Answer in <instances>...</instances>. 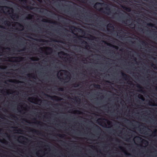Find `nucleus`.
<instances>
[{
	"instance_id": "22",
	"label": "nucleus",
	"mask_w": 157,
	"mask_h": 157,
	"mask_svg": "<svg viewBox=\"0 0 157 157\" xmlns=\"http://www.w3.org/2000/svg\"><path fill=\"white\" fill-rule=\"evenodd\" d=\"M148 104L149 105H151V106H157V105H155V104L153 102H152L150 101H149V103H148Z\"/></svg>"
},
{
	"instance_id": "11",
	"label": "nucleus",
	"mask_w": 157,
	"mask_h": 157,
	"mask_svg": "<svg viewBox=\"0 0 157 157\" xmlns=\"http://www.w3.org/2000/svg\"><path fill=\"white\" fill-rule=\"evenodd\" d=\"M69 6L70 7L72 8L73 9H74V10H78V11H81V8H82V9H84V8H83L82 7H81L80 6H79L80 7V8H78V9H77V8L75 6H73L72 5H70Z\"/></svg>"
},
{
	"instance_id": "61",
	"label": "nucleus",
	"mask_w": 157,
	"mask_h": 157,
	"mask_svg": "<svg viewBox=\"0 0 157 157\" xmlns=\"http://www.w3.org/2000/svg\"><path fill=\"white\" fill-rule=\"evenodd\" d=\"M17 82L18 83H23V82H21V81H17Z\"/></svg>"
},
{
	"instance_id": "60",
	"label": "nucleus",
	"mask_w": 157,
	"mask_h": 157,
	"mask_svg": "<svg viewBox=\"0 0 157 157\" xmlns=\"http://www.w3.org/2000/svg\"><path fill=\"white\" fill-rule=\"evenodd\" d=\"M0 28H4V27L3 26H1V25H0Z\"/></svg>"
},
{
	"instance_id": "36",
	"label": "nucleus",
	"mask_w": 157,
	"mask_h": 157,
	"mask_svg": "<svg viewBox=\"0 0 157 157\" xmlns=\"http://www.w3.org/2000/svg\"><path fill=\"white\" fill-rule=\"evenodd\" d=\"M58 90L59 91H63L64 90V89L62 87H60L58 88Z\"/></svg>"
},
{
	"instance_id": "31",
	"label": "nucleus",
	"mask_w": 157,
	"mask_h": 157,
	"mask_svg": "<svg viewBox=\"0 0 157 157\" xmlns=\"http://www.w3.org/2000/svg\"><path fill=\"white\" fill-rule=\"evenodd\" d=\"M141 44L142 45H147V43L144 40H142L141 41Z\"/></svg>"
},
{
	"instance_id": "53",
	"label": "nucleus",
	"mask_w": 157,
	"mask_h": 157,
	"mask_svg": "<svg viewBox=\"0 0 157 157\" xmlns=\"http://www.w3.org/2000/svg\"><path fill=\"white\" fill-rule=\"evenodd\" d=\"M143 128H157V127H143Z\"/></svg>"
},
{
	"instance_id": "15",
	"label": "nucleus",
	"mask_w": 157,
	"mask_h": 157,
	"mask_svg": "<svg viewBox=\"0 0 157 157\" xmlns=\"http://www.w3.org/2000/svg\"><path fill=\"white\" fill-rule=\"evenodd\" d=\"M86 13H87V14L86 15V17H89L90 18H95L94 17L92 16V15L93 14L91 13L90 12H86Z\"/></svg>"
},
{
	"instance_id": "49",
	"label": "nucleus",
	"mask_w": 157,
	"mask_h": 157,
	"mask_svg": "<svg viewBox=\"0 0 157 157\" xmlns=\"http://www.w3.org/2000/svg\"><path fill=\"white\" fill-rule=\"evenodd\" d=\"M4 6H0V10H3V8Z\"/></svg>"
},
{
	"instance_id": "37",
	"label": "nucleus",
	"mask_w": 157,
	"mask_h": 157,
	"mask_svg": "<svg viewBox=\"0 0 157 157\" xmlns=\"http://www.w3.org/2000/svg\"><path fill=\"white\" fill-rule=\"evenodd\" d=\"M103 42L105 44H106L107 45H109V46H111V44H110V43H108L106 41H103Z\"/></svg>"
},
{
	"instance_id": "62",
	"label": "nucleus",
	"mask_w": 157,
	"mask_h": 157,
	"mask_svg": "<svg viewBox=\"0 0 157 157\" xmlns=\"http://www.w3.org/2000/svg\"><path fill=\"white\" fill-rule=\"evenodd\" d=\"M117 14H118V13H114V14H113V16L114 15H117Z\"/></svg>"
},
{
	"instance_id": "59",
	"label": "nucleus",
	"mask_w": 157,
	"mask_h": 157,
	"mask_svg": "<svg viewBox=\"0 0 157 157\" xmlns=\"http://www.w3.org/2000/svg\"><path fill=\"white\" fill-rule=\"evenodd\" d=\"M130 25H132V26H134L135 25L134 24H132V23H131V24H130Z\"/></svg>"
},
{
	"instance_id": "38",
	"label": "nucleus",
	"mask_w": 157,
	"mask_h": 157,
	"mask_svg": "<svg viewBox=\"0 0 157 157\" xmlns=\"http://www.w3.org/2000/svg\"><path fill=\"white\" fill-rule=\"evenodd\" d=\"M52 41L57 42H60V43H64L63 42V41H62L61 40L57 41V40H52Z\"/></svg>"
},
{
	"instance_id": "4",
	"label": "nucleus",
	"mask_w": 157,
	"mask_h": 157,
	"mask_svg": "<svg viewBox=\"0 0 157 157\" xmlns=\"http://www.w3.org/2000/svg\"><path fill=\"white\" fill-rule=\"evenodd\" d=\"M44 113L45 114L43 116V118H45L47 119V120L48 121H51L52 122H54L55 121L54 120H52V118H51V117H48L47 116V114H49L50 115H54L53 114L51 113H46V112H44Z\"/></svg>"
},
{
	"instance_id": "46",
	"label": "nucleus",
	"mask_w": 157,
	"mask_h": 157,
	"mask_svg": "<svg viewBox=\"0 0 157 157\" xmlns=\"http://www.w3.org/2000/svg\"><path fill=\"white\" fill-rule=\"evenodd\" d=\"M25 47L24 48H23V49H21V50H18V52H20V51H25Z\"/></svg>"
},
{
	"instance_id": "28",
	"label": "nucleus",
	"mask_w": 157,
	"mask_h": 157,
	"mask_svg": "<svg viewBox=\"0 0 157 157\" xmlns=\"http://www.w3.org/2000/svg\"><path fill=\"white\" fill-rule=\"evenodd\" d=\"M75 100L77 103L79 102V103L80 101V99L78 98L75 97Z\"/></svg>"
},
{
	"instance_id": "13",
	"label": "nucleus",
	"mask_w": 157,
	"mask_h": 157,
	"mask_svg": "<svg viewBox=\"0 0 157 157\" xmlns=\"http://www.w3.org/2000/svg\"><path fill=\"white\" fill-rule=\"evenodd\" d=\"M149 117H147V118H145L144 117H143V121H144L146 123H150L151 122V120L149 119L148 118Z\"/></svg>"
},
{
	"instance_id": "19",
	"label": "nucleus",
	"mask_w": 157,
	"mask_h": 157,
	"mask_svg": "<svg viewBox=\"0 0 157 157\" xmlns=\"http://www.w3.org/2000/svg\"><path fill=\"white\" fill-rule=\"evenodd\" d=\"M136 86L140 90V91L142 92L144 91L142 90L143 89V88L140 85L137 84L136 85Z\"/></svg>"
},
{
	"instance_id": "20",
	"label": "nucleus",
	"mask_w": 157,
	"mask_h": 157,
	"mask_svg": "<svg viewBox=\"0 0 157 157\" xmlns=\"http://www.w3.org/2000/svg\"><path fill=\"white\" fill-rule=\"evenodd\" d=\"M25 8L28 10H33V7L31 6H27Z\"/></svg>"
},
{
	"instance_id": "3",
	"label": "nucleus",
	"mask_w": 157,
	"mask_h": 157,
	"mask_svg": "<svg viewBox=\"0 0 157 157\" xmlns=\"http://www.w3.org/2000/svg\"><path fill=\"white\" fill-rule=\"evenodd\" d=\"M57 120H56V121L57 122L59 123H61L62 122H64V123H66V121L69 122H75V121H74V119H72V120L71 121L70 120L67 118L65 119L64 118H62L61 120H60L58 118H56Z\"/></svg>"
},
{
	"instance_id": "29",
	"label": "nucleus",
	"mask_w": 157,
	"mask_h": 157,
	"mask_svg": "<svg viewBox=\"0 0 157 157\" xmlns=\"http://www.w3.org/2000/svg\"><path fill=\"white\" fill-rule=\"evenodd\" d=\"M33 17V15L30 14H29L28 15V17H26L27 19H30Z\"/></svg>"
},
{
	"instance_id": "42",
	"label": "nucleus",
	"mask_w": 157,
	"mask_h": 157,
	"mask_svg": "<svg viewBox=\"0 0 157 157\" xmlns=\"http://www.w3.org/2000/svg\"><path fill=\"white\" fill-rule=\"evenodd\" d=\"M70 76H67L65 78V80H70Z\"/></svg>"
},
{
	"instance_id": "45",
	"label": "nucleus",
	"mask_w": 157,
	"mask_h": 157,
	"mask_svg": "<svg viewBox=\"0 0 157 157\" xmlns=\"http://www.w3.org/2000/svg\"><path fill=\"white\" fill-rule=\"evenodd\" d=\"M59 136L62 138H63L64 137V135L63 134H59Z\"/></svg>"
},
{
	"instance_id": "50",
	"label": "nucleus",
	"mask_w": 157,
	"mask_h": 157,
	"mask_svg": "<svg viewBox=\"0 0 157 157\" xmlns=\"http://www.w3.org/2000/svg\"><path fill=\"white\" fill-rule=\"evenodd\" d=\"M75 112H76L75 113H81V112L79 111H75Z\"/></svg>"
},
{
	"instance_id": "47",
	"label": "nucleus",
	"mask_w": 157,
	"mask_h": 157,
	"mask_svg": "<svg viewBox=\"0 0 157 157\" xmlns=\"http://www.w3.org/2000/svg\"><path fill=\"white\" fill-rule=\"evenodd\" d=\"M125 154L127 155H131L130 154L126 152H125Z\"/></svg>"
},
{
	"instance_id": "26",
	"label": "nucleus",
	"mask_w": 157,
	"mask_h": 157,
	"mask_svg": "<svg viewBox=\"0 0 157 157\" xmlns=\"http://www.w3.org/2000/svg\"><path fill=\"white\" fill-rule=\"evenodd\" d=\"M16 24H17V25L18 26H19V27H21V28H23V26L22 25H21V24H20V23H18V22H15Z\"/></svg>"
},
{
	"instance_id": "6",
	"label": "nucleus",
	"mask_w": 157,
	"mask_h": 157,
	"mask_svg": "<svg viewBox=\"0 0 157 157\" xmlns=\"http://www.w3.org/2000/svg\"><path fill=\"white\" fill-rule=\"evenodd\" d=\"M48 97H49L51 98V99L52 100H54L57 101H59L60 100H62L63 99V98L58 97L56 96H50L48 95H46Z\"/></svg>"
},
{
	"instance_id": "12",
	"label": "nucleus",
	"mask_w": 157,
	"mask_h": 157,
	"mask_svg": "<svg viewBox=\"0 0 157 157\" xmlns=\"http://www.w3.org/2000/svg\"><path fill=\"white\" fill-rule=\"evenodd\" d=\"M42 21L44 22H47L48 23H53L55 24H56L57 23V22L54 21L52 20H47L46 19H43L42 20Z\"/></svg>"
},
{
	"instance_id": "54",
	"label": "nucleus",
	"mask_w": 157,
	"mask_h": 157,
	"mask_svg": "<svg viewBox=\"0 0 157 157\" xmlns=\"http://www.w3.org/2000/svg\"><path fill=\"white\" fill-rule=\"evenodd\" d=\"M113 115L116 118H117V115Z\"/></svg>"
},
{
	"instance_id": "51",
	"label": "nucleus",
	"mask_w": 157,
	"mask_h": 157,
	"mask_svg": "<svg viewBox=\"0 0 157 157\" xmlns=\"http://www.w3.org/2000/svg\"><path fill=\"white\" fill-rule=\"evenodd\" d=\"M14 17H15L16 18H18V15L17 14H15L14 15Z\"/></svg>"
},
{
	"instance_id": "35",
	"label": "nucleus",
	"mask_w": 157,
	"mask_h": 157,
	"mask_svg": "<svg viewBox=\"0 0 157 157\" xmlns=\"http://www.w3.org/2000/svg\"><path fill=\"white\" fill-rule=\"evenodd\" d=\"M39 41L42 42H46L48 41L47 40L44 39H40Z\"/></svg>"
},
{
	"instance_id": "52",
	"label": "nucleus",
	"mask_w": 157,
	"mask_h": 157,
	"mask_svg": "<svg viewBox=\"0 0 157 157\" xmlns=\"http://www.w3.org/2000/svg\"><path fill=\"white\" fill-rule=\"evenodd\" d=\"M40 50L41 51H42L43 50V48H40V49H39V51L40 52Z\"/></svg>"
},
{
	"instance_id": "10",
	"label": "nucleus",
	"mask_w": 157,
	"mask_h": 157,
	"mask_svg": "<svg viewBox=\"0 0 157 157\" xmlns=\"http://www.w3.org/2000/svg\"><path fill=\"white\" fill-rule=\"evenodd\" d=\"M83 37L82 36H78V39L81 41L82 43L84 44H85L86 47L88 46V44H87V42H86V41H84L82 39L80 38V37Z\"/></svg>"
},
{
	"instance_id": "1",
	"label": "nucleus",
	"mask_w": 157,
	"mask_h": 157,
	"mask_svg": "<svg viewBox=\"0 0 157 157\" xmlns=\"http://www.w3.org/2000/svg\"><path fill=\"white\" fill-rule=\"evenodd\" d=\"M94 7L99 11L108 15L111 13L109 6L104 3L97 2L94 4Z\"/></svg>"
},
{
	"instance_id": "23",
	"label": "nucleus",
	"mask_w": 157,
	"mask_h": 157,
	"mask_svg": "<svg viewBox=\"0 0 157 157\" xmlns=\"http://www.w3.org/2000/svg\"><path fill=\"white\" fill-rule=\"evenodd\" d=\"M138 97L140 99H141L143 101H144V98L143 96L141 94H139L138 95Z\"/></svg>"
},
{
	"instance_id": "14",
	"label": "nucleus",
	"mask_w": 157,
	"mask_h": 157,
	"mask_svg": "<svg viewBox=\"0 0 157 157\" xmlns=\"http://www.w3.org/2000/svg\"><path fill=\"white\" fill-rule=\"evenodd\" d=\"M10 118L12 120L17 119V117L14 114H10Z\"/></svg>"
},
{
	"instance_id": "8",
	"label": "nucleus",
	"mask_w": 157,
	"mask_h": 157,
	"mask_svg": "<svg viewBox=\"0 0 157 157\" xmlns=\"http://www.w3.org/2000/svg\"><path fill=\"white\" fill-rule=\"evenodd\" d=\"M121 73L123 78L125 79V80H127L130 79V76L128 75H127L123 73L122 72H121Z\"/></svg>"
},
{
	"instance_id": "58",
	"label": "nucleus",
	"mask_w": 157,
	"mask_h": 157,
	"mask_svg": "<svg viewBox=\"0 0 157 157\" xmlns=\"http://www.w3.org/2000/svg\"><path fill=\"white\" fill-rule=\"evenodd\" d=\"M4 140L5 141V143L7 144L8 143V142L6 140Z\"/></svg>"
},
{
	"instance_id": "25",
	"label": "nucleus",
	"mask_w": 157,
	"mask_h": 157,
	"mask_svg": "<svg viewBox=\"0 0 157 157\" xmlns=\"http://www.w3.org/2000/svg\"><path fill=\"white\" fill-rule=\"evenodd\" d=\"M77 28L74 26H71L70 28V29L71 30H74L75 29H77Z\"/></svg>"
},
{
	"instance_id": "21",
	"label": "nucleus",
	"mask_w": 157,
	"mask_h": 157,
	"mask_svg": "<svg viewBox=\"0 0 157 157\" xmlns=\"http://www.w3.org/2000/svg\"><path fill=\"white\" fill-rule=\"evenodd\" d=\"M94 86L95 88L99 89L100 87V86L98 84H94L93 85Z\"/></svg>"
},
{
	"instance_id": "63",
	"label": "nucleus",
	"mask_w": 157,
	"mask_h": 157,
	"mask_svg": "<svg viewBox=\"0 0 157 157\" xmlns=\"http://www.w3.org/2000/svg\"><path fill=\"white\" fill-rule=\"evenodd\" d=\"M120 149H121V150H122V149H124V148H123V147H120Z\"/></svg>"
},
{
	"instance_id": "43",
	"label": "nucleus",
	"mask_w": 157,
	"mask_h": 157,
	"mask_svg": "<svg viewBox=\"0 0 157 157\" xmlns=\"http://www.w3.org/2000/svg\"><path fill=\"white\" fill-rule=\"evenodd\" d=\"M0 117L2 119H3L4 118V115L1 113H0Z\"/></svg>"
},
{
	"instance_id": "32",
	"label": "nucleus",
	"mask_w": 157,
	"mask_h": 157,
	"mask_svg": "<svg viewBox=\"0 0 157 157\" xmlns=\"http://www.w3.org/2000/svg\"><path fill=\"white\" fill-rule=\"evenodd\" d=\"M62 71H63L65 75H66L67 74H70L69 72L66 70H62Z\"/></svg>"
},
{
	"instance_id": "7",
	"label": "nucleus",
	"mask_w": 157,
	"mask_h": 157,
	"mask_svg": "<svg viewBox=\"0 0 157 157\" xmlns=\"http://www.w3.org/2000/svg\"><path fill=\"white\" fill-rule=\"evenodd\" d=\"M107 30L108 32H111L112 29L113 30L114 27L112 24L109 23L107 25Z\"/></svg>"
},
{
	"instance_id": "17",
	"label": "nucleus",
	"mask_w": 157,
	"mask_h": 157,
	"mask_svg": "<svg viewBox=\"0 0 157 157\" xmlns=\"http://www.w3.org/2000/svg\"><path fill=\"white\" fill-rule=\"evenodd\" d=\"M122 7L128 12H130L131 10V8L129 7H126L125 6H122Z\"/></svg>"
},
{
	"instance_id": "24",
	"label": "nucleus",
	"mask_w": 157,
	"mask_h": 157,
	"mask_svg": "<svg viewBox=\"0 0 157 157\" xmlns=\"http://www.w3.org/2000/svg\"><path fill=\"white\" fill-rule=\"evenodd\" d=\"M147 25L149 27H154L156 28V27H155V25L154 24H153L151 23H149L147 24Z\"/></svg>"
},
{
	"instance_id": "48",
	"label": "nucleus",
	"mask_w": 157,
	"mask_h": 157,
	"mask_svg": "<svg viewBox=\"0 0 157 157\" xmlns=\"http://www.w3.org/2000/svg\"><path fill=\"white\" fill-rule=\"evenodd\" d=\"M120 33H121V32H120V33H117V35L120 36V37H122V36L121 34H120Z\"/></svg>"
},
{
	"instance_id": "9",
	"label": "nucleus",
	"mask_w": 157,
	"mask_h": 157,
	"mask_svg": "<svg viewBox=\"0 0 157 157\" xmlns=\"http://www.w3.org/2000/svg\"><path fill=\"white\" fill-rule=\"evenodd\" d=\"M30 100H31L32 101H36V100H37V101H38V102H40V103H41L42 101L40 99H36L33 97L29 98L28 99L29 101H30L31 102L33 103V102L32 101H31Z\"/></svg>"
},
{
	"instance_id": "16",
	"label": "nucleus",
	"mask_w": 157,
	"mask_h": 157,
	"mask_svg": "<svg viewBox=\"0 0 157 157\" xmlns=\"http://www.w3.org/2000/svg\"><path fill=\"white\" fill-rule=\"evenodd\" d=\"M18 139L20 140H25L26 141H28L29 140L27 138L23 136H20L18 137Z\"/></svg>"
},
{
	"instance_id": "2",
	"label": "nucleus",
	"mask_w": 157,
	"mask_h": 157,
	"mask_svg": "<svg viewBox=\"0 0 157 157\" xmlns=\"http://www.w3.org/2000/svg\"><path fill=\"white\" fill-rule=\"evenodd\" d=\"M96 123L100 125L102 127V128H113L112 127H107V124H108L110 123V121L104 118H98Z\"/></svg>"
},
{
	"instance_id": "56",
	"label": "nucleus",
	"mask_w": 157,
	"mask_h": 157,
	"mask_svg": "<svg viewBox=\"0 0 157 157\" xmlns=\"http://www.w3.org/2000/svg\"><path fill=\"white\" fill-rule=\"evenodd\" d=\"M36 155L38 156H39L40 155V153H38V152H37L36 153Z\"/></svg>"
},
{
	"instance_id": "18",
	"label": "nucleus",
	"mask_w": 157,
	"mask_h": 157,
	"mask_svg": "<svg viewBox=\"0 0 157 157\" xmlns=\"http://www.w3.org/2000/svg\"><path fill=\"white\" fill-rule=\"evenodd\" d=\"M127 18H128V17H127ZM128 19H123L121 21L123 23H124L125 24H127L128 21H129L130 20V17H128Z\"/></svg>"
},
{
	"instance_id": "44",
	"label": "nucleus",
	"mask_w": 157,
	"mask_h": 157,
	"mask_svg": "<svg viewBox=\"0 0 157 157\" xmlns=\"http://www.w3.org/2000/svg\"><path fill=\"white\" fill-rule=\"evenodd\" d=\"M151 66L152 67H153L154 69H156L157 68L155 66V65L153 63L152 64Z\"/></svg>"
},
{
	"instance_id": "40",
	"label": "nucleus",
	"mask_w": 157,
	"mask_h": 157,
	"mask_svg": "<svg viewBox=\"0 0 157 157\" xmlns=\"http://www.w3.org/2000/svg\"><path fill=\"white\" fill-rule=\"evenodd\" d=\"M33 121L35 123H36L39 122V121H37L36 118H33Z\"/></svg>"
},
{
	"instance_id": "5",
	"label": "nucleus",
	"mask_w": 157,
	"mask_h": 157,
	"mask_svg": "<svg viewBox=\"0 0 157 157\" xmlns=\"http://www.w3.org/2000/svg\"><path fill=\"white\" fill-rule=\"evenodd\" d=\"M7 58L8 59V61H11L10 59H14L15 62H18V60H21L23 59V58L21 56L12 57H7Z\"/></svg>"
},
{
	"instance_id": "64",
	"label": "nucleus",
	"mask_w": 157,
	"mask_h": 157,
	"mask_svg": "<svg viewBox=\"0 0 157 157\" xmlns=\"http://www.w3.org/2000/svg\"><path fill=\"white\" fill-rule=\"evenodd\" d=\"M33 58H31V59L33 61H34L35 60L33 59Z\"/></svg>"
},
{
	"instance_id": "33",
	"label": "nucleus",
	"mask_w": 157,
	"mask_h": 157,
	"mask_svg": "<svg viewBox=\"0 0 157 157\" xmlns=\"http://www.w3.org/2000/svg\"><path fill=\"white\" fill-rule=\"evenodd\" d=\"M27 75L28 77L29 78H35L33 76L32 74H28Z\"/></svg>"
},
{
	"instance_id": "55",
	"label": "nucleus",
	"mask_w": 157,
	"mask_h": 157,
	"mask_svg": "<svg viewBox=\"0 0 157 157\" xmlns=\"http://www.w3.org/2000/svg\"><path fill=\"white\" fill-rule=\"evenodd\" d=\"M90 36H91V37H92L93 39H94V38H96L94 36H93L90 35Z\"/></svg>"
},
{
	"instance_id": "34",
	"label": "nucleus",
	"mask_w": 157,
	"mask_h": 157,
	"mask_svg": "<svg viewBox=\"0 0 157 157\" xmlns=\"http://www.w3.org/2000/svg\"><path fill=\"white\" fill-rule=\"evenodd\" d=\"M10 24V22L7 21H5V24L6 25H9Z\"/></svg>"
},
{
	"instance_id": "27",
	"label": "nucleus",
	"mask_w": 157,
	"mask_h": 157,
	"mask_svg": "<svg viewBox=\"0 0 157 157\" xmlns=\"http://www.w3.org/2000/svg\"><path fill=\"white\" fill-rule=\"evenodd\" d=\"M80 84L79 83H75L73 85V86L75 87H78Z\"/></svg>"
},
{
	"instance_id": "57",
	"label": "nucleus",
	"mask_w": 157,
	"mask_h": 157,
	"mask_svg": "<svg viewBox=\"0 0 157 157\" xmlns=\"http://www.w3.org/2000/svg\"><path fill=\"white\" fill-rule=\"evenodd\" d=\"M9 82H13V81L12 80H11V79H10V80H9Z\"/></svg>"
},
{
	"instance_id": "39",
	"label": "nucleus",
	"mask_w": 157,
	"mask_h": 157,
	"mask_svg": "<svg viewBox=\"0 0 157 157\" xmlns=\"http://www.w3.org/2000/svg\"><path fill=\"white\" fill-rule=\"evenodd\" d=\"M47 49L48 51L52 52V49L50 47H47Z\"/></svg>"
},
{
	"instance_id": "41",
	"label": "nucleus",
	"mask_w": 157,
	"mask_h": 157,
	"mask_svg": "<svg viewBox=\"0 0 157 157\" xmlns=\"http://www.w3.org/2000/svg\"><path fill=\"white\" fill-rule=\"evenodd\" d=\"M64 54H65V53H64V52L63 51L59 52L58 53L59 55H63Z\"/></svg>"
},
{
	"instance_id": "30",
	"label": "nucleus",
	"mask_w": 157,
	"mask_h": 157,
	"mask_svg": "<svg viewBox=\"0 0 157 157\" xmlns=\"http://www.w3.org/2000/svg\"><path fill=\"white\" fill-rule=\"evenodd\" d=\"M19 1L24 4L26 3L27 2V0H19Z\"/></svg>"
}]
</instances>
